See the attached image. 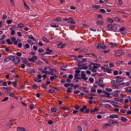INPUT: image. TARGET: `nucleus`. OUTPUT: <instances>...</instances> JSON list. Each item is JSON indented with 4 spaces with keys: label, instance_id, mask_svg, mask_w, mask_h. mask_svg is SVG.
Segmentation results:
<instances>
[{
    "label": "nucleus",
    "instance_id": "nucleus-1",
    "mask_svg": "<svg viewBox=\"0 0 131 131\" xmlns=\"http://www.w3.org/2000/svg\"><path fill=\"white\" fill-rule=\"evenodd\" d=\"M75 76L74 77L75 78H77V79H80V78L78 76H80V75H79V73H80V70H76L75 71Z\"/></svg>",
    "mask_w": 131,
    "mask_h": 131
},
{
    "label": "nucleus",
    "instance_id": "nucleus-2",
    "mask_svg": "<svg viewBox=\"0 0 131 131\" xmlns=\"http://www.w3.org/2000/svg\"><path fill=\"white\" fill-rule=\"evenodd\" d=\"M87 60L86 58H82V60L80 61V60H78V61L77 62L76 64H77V66L78 67H80V66H81V64H82L84 62H86Z\"/></svg>",
    "mask_w": 131,
    "mask_h": 131
},
{
    "label": "nucleus",
    "instance_id": "nucleus-3",
    "mask_svg": "<svg viewBox=\"0 0 131 131\" xmlns=\"http://www.w3.org/2000/svg\"><path fill=\"white\" fill-rule=\"evenodd\" d=\"M81 77L80 78H81L82 79H83L84 80H88V78L86 76V75H85V74H84V71H81Z\"/></svg>",
    "mask_w": 131,
    "mask_h": 131
},
{
    "label": "nucleus",
    "instance_id": "nucleus-4",
    "mask_svg": "<svg viewBox=\"0 0 131 131\" xmlns=\"http://www.w3.org/2000/svg\"><path fill=\"white\" fill-rule=\"evenodd\" d=\"M21 61V59H20V57L16 56L15 58V60H14V64H19V63H20V62Z\"/></svg>",
    "mask_w": 131,
    "mask_h": 131
},
{
    "label": "nucleus",
    "instance_id": "nucleus-5",
    "mask_svg": "<svg viewBox=\"0 0 131 131\" xmlns=\"http://www.w3.org/2000/svg\"><path fill=\"white\" fill-rule=\"evenodd\" d=\"M102 93L105 94L104 96H105V98H108V97H110V95H111L110 93L107 92V91L104 90L102 91Z\"/></svg>",
    "mask_w": 131,
    "mask_h": 131
},
{
    "label": "nucleus",
    "instance_id": "nucleus-6",
    "mask_svg": "<svg viewBox=\"0 0 131 131\" xmlns=\"http://www.w3.org/2000/svg\"><path fill=\"white\" fill-rule=\"evenodd\" d=\"M88 109V106L86 105H84L79 110L80 112H84V110Z\"/></svg>",
    "mask_w": 131,
    "mask_h": 131
},
{
    "label": "nucleus",
    "instance_id": "nucleus-7",
    "mask_svg": "<svg viewBox=\"0 0 131 131\" xmlns=\"http://www.w3.org/2000/svg\"><path fill=\"white\" fill-rule=\"evenodd\" d=\"M66 46V43H60L58 45L57 48H58V49H63V48H64V47H65Z\"/></svg>",
    "mask_w": 131,
    "mask_h": 131
},
{
    "label": "nucleus",
    "instance_id": "nucleus-8",
    "mask_svg": "<svg viewBox=\"0 0 131 131\" xmlns=\"http://www.w3.org/2000/svg\"><path fill=\"white\" fill-rule=\"evenodd\" d=\"M46 51H48L46 52V55H51V53H53V50L50 49V48H48L46 49Z\"/></svg>",
    "mask_w": 131,
    "mask_h": 131
},
{
    "label": "nucleus",
    "instance_id": "nucleus-9",
    "mask_svg": "<svg viewBox=\"0 0 131 131\" xmlns=\"http://www.w3.org/2000/svg\"><path fill=\"white\" fill-rule=\"evenodd\" d=\"M92 8H94V9H96L97 10H98V9H100L101 8V6L92 4Z\"/></svg>",
    "mask_w": 131,
    "mask_h": 131
},
{
    "label": "nucleus",
    "instance_id": "nucleus-10",
    "mask_svg": "<svg viewBox=\"0 0 131 131\" xmlns=\"http://www.w3.org/2000/svg\"><path fill=\"white\" fill-rule=\"evenodd\" d=\"M73 84V83H66L64 84V86L65 88H68L69 86L72 87Z\"/></svg>",
    "mask_w": 131,
    "mask_h": 131
},
{
    "label": "nucleus",
    "instance_id": "nucleus-11",
    "mask_svg": "<svg viewBox=\"0 0 131 131\" xmlns=\"http://www.w3.org/2000/svg\"><path fill=\"white\" fill-rule=\"evenodd\" d=\"M94 46H95V47H97L98 50H100V49H101V47H102V45L100 43H95Z\"/></svg>",
    "mask_w": 131,
    "mask_h": 131
},
{
    "label": "nucleus",
    "instance_id": "nucleus-12",
    "mask_svg": "<svg viewBox=\"0 0 131 131\" xmlns=\"http://www.w3.org/2000/svg\"><path fill=\"white\" fill-rule=\"evenodd\" d=\"M82 89L83 90V92H84V93H87V94H89V90L86 91V90H88V87L82 86Z\"/></svg>",
    "mask_w": 131,
    "mask_h": 131
},
{
    "label": "nucleus",
    "instance_id": "nucleus-13",
    "mask_svg": "<svg viewBox=\"0 0 131 131\" xmlns=\"http://www.w3.org/2000/svg\"><path fill=\"white\" fill-rule=\"evenodd\" d=\"M110 118H111V119H113L114 118H118V115L115 114L110 115Z\"/></svg>",
    "mask_w": 131,
    "mask_h": 131
},
{
    "label": "nucleus",
    "instance_id": "nucleus-14",
    "mask_svg": "<svg viewBox=\"0 0 131 131\" xmlns=\"http://www.w3.org/2000/svg\"><path fill=\"white\" fill-rule=\"evenodd\" d=\"M15 56L13 55H9V59L10 61H13V63H14V61H15Z\"/></svg>",
    "mask_w": 131,
    "mask_h": 131
},
{
    "label": "nucleus",
    "instance_id": "nucleus-15",
    "mask_svg": "<svg viewBox=\"0 0 131 131\" xmlns=\"http://www.w3.org/2000/svg\"><path fill=\"white\" fill-rule=\"evenodd\" d=\"M28 60L29 62H32V63H35V59L33 58V56L31 58H28Z\"/></svg>",
    "mask_w": 131,
    "mask_h": 131
},
{
    "label": "nucleus",
    "instance_id": "nucleus-16",
    "mask_svg": "<svg viewBox=\"0 0 131 131\" xmlns=\"http://www.w3.org/2000/svg\"><path fill=\"white\" fill-rule=\"evenodd\" d=\"M21 60L24 64H27V63L28 62V61H27V59H26V58L23 57L21 58Z\"/></svg>",
    "mask_w": 131,
    "mask_h": 131
},
{
    "label": "nucleus",
    "instance_id": "nucleus-17",
    "mask_svg": "<svg viewBox=\"0 0 131 131\" xmlns=\"http://www.w3.org/2000/svg\"><path fill=\"white\" fill-rule=\"evenodd\" d=\"M24 6L26 10H29L30 9L29 6H28L25 1H24Z\"/></svg>",
    "mask_w": 131,
    "mask_h": 131
},
{
    "label": "nucleus",
    "instance_id": "nucleus-18",
    "mask_svg": "<svg viewBox=\"0 0 131 131\" xmlns=\"http://www.w3.org/2000/svg\"><path fill=\"white\" fill-rule=\"evenodd\" d=\"M123 80H124V79L122 77H121L120 79H117L116 80V82L119 83V82H122V81H123Z\"/></svg>",
    "mask_w": 131,
    "mask_h": 131
},
{
    "label": "nucleus",
    "instance_id": "nucleus-19",
    "mask_svg": "<svg viewBox=\"0 0 131 131\" xmlns=\"http://www.w3.org/2000/svg\"><path fill=\"white\" fill-rule=\"evenodd\" d=\"M121 120L122 121H123V122H127L128 120L126 119V118L124 117H121Z\"/></svg>",
    "mask_w": 131,
    "mask_h": 131
},
{
    "label": "nucleus",
    "instance_id": "nucleus-20",
    "mask_svg": "<svg viewBox=\"0 0 131 131\" xmlns=\"http://www.w3.org/2000/svg\"><path fill=\"white\" fill-rule=\"evenodd\" d=\"M88 68H89V67L86 66L83 67L82 68L79 67V68H76V69H80V70H83L84 69L85 70H86V69H88Z\"/></svg>",
    "mask_w": 131,
    "mask_h": 131
},
{
    "label": "nucleus",
    "instance_id": "nucleus-21",
    "mask_svg": "<svg viewBox=\"0 0 131 131\" xmlns=\"http://www.w3.org/2000/svg\"><path fill=\"white\" fill-rule=\"evenodd\" d=\"M114 100H115V101H118V102H120V103H122V102H123V99L121 98H115Z\"/></svg>",
    "mask_w": 131,
    "mask_h": 131
},
{
    "label": "nucleus",
    "instance_id": "nucleus-22",
    "mask_svg": "<svg viewBox=\"0 0 131 131\" xmlns=\"http://www.w3.org/2000/svg\"><path fill=\"white\" fill-rule=\"evenodd\" d=\"M12 85H13L14 88H16L18 85V82L17 81H14L12 83Z\"/></svg>",
    "mask_w": 131,
    "mask_h": 131
},
{
    "label": "nucleus",
    "instance_id": "nucleus-23",
    "mask_svg": "<svg viewBox=\"0 0 131 131\" xmlns=\"http://www.w3.org/2000/svg\"><path fill=\"white\" fill-rule=\"evenodd\" d=\"M28 38H30V39H32L33 41H36V39L34 38V36H32V35H30L28 36Z\"/></svg>",
    "mask_w": 131,
    "mask_h": 131
},
{
    "label": "nucleus",
    "instance_id": "nucleus-24",
    "mask_svg": "<svg viewBox=\"0 0 131 131\" xmlns=\"http://www.w3.org/2000/svg\"><path fill=\"white\" fill-rule=\"evenodd\" d=\"M6 62H10V56H7L4 60V63H6Z\"/></svg>",
    "mask_w": 131,
    "mask_h": 131
},
{
    "label": "nucleus",
    "instance_id": "nucleus-25",
    "mask_svg": "<svg viewBox=\"0 0 131 131\" xmlns=\"http://www.w3.org/2000/svg\"><path fill=\"white\" fill-rule=\"evenodd\" d=\"M108 122L109 123H112V124H114L115 123H117V121H114L113 120H108Z\"/></svg>",
    "mask_w": 131,
    "mask_h": 131
},
{
    "label": "nucleus",
    "instance_id": "nucleus-26",
    "mask_svg": "<svg viewBox=\"0 0 131 131\" xmlns=\"http://www.w3.org/2000/svg\"><path fill=\"white\" fill-rule=\"evenodd\" d=\"M25 130V128L21 127H17V131H24Z\"/></svg>",
    "mask_w": 131,
    "mask_h": 131
},
{
    "label": "nucleus",
    "instance_id": "nucleus-27",
    "mask_svg": "<svg viewBox=\"0 0 131 131\" xmlns=\"http://www.w3.org/2000/svg\"><path fill=\"white\" fill-rule=\"evenodd\" d=\"M50 27H53L54 28H57V27H59V25H55V24L52 23V24L50 25Z\"/></svg>",
    "mask_w": 131,
    "mask_h": 131
},
{
    "label": "nucleus",
    "instance_id": "nucleus-28",
    "mask_svg": "<svg viewBox=\"0 0 131 131\" xmlns=\"http://www.w3.org/2000/svg\"><path fill=\"white\" fill-rule=\"evenodd\" d=\"M119 30L121 32H122L124 31V30H126V28H125V27L124 26H122L121 28H120Z\"/></svg>",
    "mask_w": 131,
    "mask_h": 131
},
{
    "label": "nucleus",
    "instance_id": "nucleus-29",
    "mask_svg": "<svg viewBox=\"0 0 131 131\" xmlns=\"http://www.w3.org/2000/svg\"><path fill=\"white\" fill-rule=\"evenodd\" d=\"M41 60L45 61V63H47V64H50L49 63V61H48V59H47L46 58H45V56H42Z\"/></svg>",
    "mask_w": 131,
    "mask_h": 131
},
{
    "label": "nucleus",
    "instance_id": "nucleus-30",
    "mask_svg": "<svg viewBox=\"0 0 131 131\" xmlns=\"http://www.w3.org/2000/svg\"><path fill=\"white\" fill-rule=\"evenodd\" d=\"M114 20L115 21H117L118 22H123V20L121 19H120L118 17H115L114 18Z\"/></svg>",
    "mask_w": 131,
    "mask_h": 131
},
{
    "label": "nucleus",
    "instance_id": "nucleus-31",
    "mask_svg": "<svg viewBox=\"0 0 131 131\" xmlns=\"http://www.w3.org/2000/svg\"><path fill=\"white\" fill-rule=\"evenodd\" d=\"M6 42H8V45H12L13 42L11 41V39L10 38H7L6 39Z\"/></svg>",
    "mask_w": 131,
    "mask_h": 131
},
{
    "label": "nucleus",
    "instance_id": "nucleus-32",
    "mask_svg": "<svg viewBox=\"0 0 131 131\" xmlns=\"http://www.w3.org/2000/svg\"><path fill=\"white\" fill-rule=\"evenodd\" d=\"M68 23L69 24H75L76 23V21H75V20H74L73 19H72L70 21H68Z\"/></svg>",
    "mask_w": 131,
    "mask_h": 131
},
{
    "label": "nucleus",
    "instance_id": "nucleus-33",
    "mask_svg": "<svg viewBox=\"0 0 131 131\" xmlns=\"http://www.w3.org/2000/svg\"><path fill=\"white\" fill-rule=\"evenodd\" d=\"M96 24H97L98 25H103V24H104V22L101 20H99L96 21Z\"/></svg>",
    "mask_w": 131,
    "mask_h": 131
},
{
    "label": "nucleus",
    "instance_id": "nucleus-34",
    "mask_svg": "<svg viewBox=\"0 0 131 131\" xmlns=\"http://www.w3.org/2000/svg\"><path fill=\"white\" fill-rule=\"evenodd\" d=\"M24 47L25 48V50H26V49H29L30 48V45L28 43H26L25 45H24Z\"/></svg>",
    "mask_w": 131,
    "mask_h": 131
},
{
    "label": "nucleus",
    "instance_id": "nucleus-35",
    "mask_svg": "<svg viewBox=\"0 0 131 131\" xmlns=\"http://www.w3.org/2000/svg\"><path fill=\"white\" fill-rule=\"evenodd\" d=\"M34 81L36 82H41V80L37 79V78H34L33 79Z\"/></svg>",
    "mask_w": 131,
    "mask_h": 131
},
{
    "label": "nucleus",
    "instance_id": "nucleus-36",
    "mask_svg": "<svg viewBox=\"0 0 131 131\" xmlns=\"http://www.w3.org/2000/svg\"><path fill=\"white\" fill-rule=\"evenodd\" d=\"M27 72L28 73H29V74H31V73H35V72H36V71H35V70H31V71H27Z\"/></svg>",
    "mask_w": 131,
    "mask_h": 131
},
{
    "label": "nucleus",
    "instance_id": "nucleus-37",
    "mask_svg": "<svg viewBox=\"0 0 131 131\" xmlns=\"http://www.w3.org/2000/svg\"><path fill=\"white\" fill-rule=\"evenodd\" d=\"M49 93H50V94H54V93L56 92V90H53V89H49L48 90Z\"/></svg>",
    "mask_w": 131,
    "mask_h": 131
},
{
    "label": "nucleus",
    "instance_id": "nucleus-38",
    "mask_svg": "<svg viewBox=\"0 0 131 131\" xmlns=\"http://www.w3.org/2000/svg\"><path fill=\"white\" fill-rule=\"evenodd\" d=\"M117 53H118V54H120V55H123L124 54V51L122 50H120Z\"/></svg>",
    "mask_w": 131,
    "mask_h": 131
},
{
    "label": "nucleus",
    "instance_id": "nucleus-39",
    "mask_svg": "<svg viewBox=\"0 0 131 131\" xmlns=\"http://www.w3.org/2000/svg\"><path fill=\"white\" fill-rule=\"evenodd\" d=\"M32 86L34 90H37V88H38V86L35 84V83H34Z\"/></svg>",
    "mask_w": 131,
    "mask_h": 131
},
{
    "label": "nucleus",
    "instance_id": "nucleus-40",
    "mask_svg": "<svg viewBox=\"0 0 131 131\" xmlns=\"http://www.w3.org/2000/svg\"><path fill=\"white\" fill-rule=\"evenodd\" d=\"M49 86L51 87V89H54V90H56L58 92H60V89H59V88H57L55 86H52V85H49Z\"/></svg>",
    "mask_w": 131,
    "mask_h": 131
},
{
    "label": "nucleus",
    "instance_id": "nucleus-41",
    "mask_svg": "<svg viewBox=\"0 0 131 131\" xmlns=\"http://www.w3.org/2000/svg\"><path fill=\"white\" fill-rule=\"evenodd\" d=\"M42 39L43 41H45V42H49V40H48V39H47V38H46V37H42Z\"/></svg>",
    "mask_w": 131,
    "mask_h": 131
},
{
    "label": "nucleus",
    "instance_id": "nucleus-42",
    "mask_svg": "<svg viewBox=\"0 0 131 131\" xmlns=\"http://www.w3.org/2000/svg\"><path fill=\"white\" fill-rule=\"evenodd\" d=\"M31 110H33L34 109V104H31L30 105L29 107Z\"/></svg>",
    "mask_w": 131,
    "mask_h": 131
},
{
    "label": "nucleus",
    "instance_id": "nucleus-43",
    "mask_svg": "<svg viewBox=\"0 0 131 131\" xmlns=\"http://www.w3.org/2000/svg\"><path fill=\"white\" fill-rule=\"evenodd\" d=\"M7 94H9V96H10V97H14V96H15L14 95L15 94H14V93H12V92H8V91H7Z\"/></svg>",
    "mask_w": 131,
    "mask_h": 131
},
{
    "label": "nucleus",
    "instance_id": "nucleus-44",
    "mask_svg": "<svg viewBox=\"0 0 131 131\" xmlns=\"http://www.w3.org/2000/svg\"><path fill=\"white\" fill-rule=\"evenodd\" d=\"M59 109H61L62 110H69L70 108L67 107H60Z\"/></svg>",
    "mask_w": 131,
    "mask_h": 131
},
{
    "label": "nucleus",
    "instance_id": "nucleus-45",
    "mask_svg": "<svg viewBox=\"0 0 131 131\" xmlns=\"http://www.w3.org/2000/svg\"><path fill=\"white\" fill-rule=\"evenodd\" d=\"M82 123H84V125H85L86 126H88V121H86V120H83L82 121Z\"/></svg>",
    "mask_w": 131,
    "mask_h": 131
},
{
    "label": "nucleus",
    "instance_id": "nucleus-46",
    "mask_svg": "<svg viewBox=\"0 0 131 131\" xmlns=\"http://www.w3.org/2000/svg\"><path fill=\"white\" fill-rule=\"evenodd\" d=\"M24 27V25L23 24H19L17 26V28H22Z\"/></svg>",
    "mask_w": 131,
    "mask_h": 131
},
{
    "label": "nucleus",
    "instance_id": "nucleus-47",
    "mask_svg": "<svg viewBox=\"0 0 131 131\" xmlns=\"http://www.w3.org/2000/svg\"><path fill=\"white\" fill-rule=\"evenodd\" d=\"M106 21L107 22H110V23H113V19L110 18V17H108Z\"/></svg>",
    "mask_w": 131,
    "mask_h": 131
},
{
    "label": "nucleus",
    "instance_id": "nucleus-48",
    "mask_svg": "<svg viewBox=\"0 0 131 131\" xmlns=\"http://www.w3.org/2000/svg\"><path fill=\"white\" fill-rule=\"evenodd\" d=\"M48 124H50V125H52V124H54V121L53 120H49L48 121Z\"/></svg>",
    "mask_w": 131,
    "mask_h": 131
},
{
    "label": "nucleus",
    "instance_id": "nucleus-49",
    "mask_svg": "<svg viewBox=\"0 0 131 131\" xmlns=\"http://www.w3.org/2000/svg\"><path fill=\"white\" fill-rule=\"evenodd\" d=\"M9 100V97H6L4 99L1 100V102H7Z\"/></svg>",
    "mask_w": 131,
    "mask_h": 131
},
{
    "label": "nucleus",
    "instance_id": "nucleus-50",
    "mask_svg": "<svg viewBox=\"0 0 131 131\" xmlns=\"http://www.w3.org/2000/svg\"><path fill=\"white\" fill-rule=\"evenodd\" d=\"M104 107H105L106 108H111V107H112V106H111V105H110L109 104H105Z\"/></svg>",
    "mask_w": 131,
    "mask_h": 131
},
{
    "label": "nucleus",
    "instance_id": "nucleus-51",
    "mask_svg": "<svg viewBox=\"0 0 131 131\" xmlns=\"http://www.w3.org/2000/svg\"><path fill=\"white\" fill-rule=\"evenodd\" d=\"M12 125H13V123L8 122L7 123V126L8 127H11V126H12Z\"/></svg>",
    "mask_w": 131,
    "mask_h": 131
},
{
    "label": "nucleus",
    "instance_id": "nucleus-52",
    "mask_svg": "<svg viewBox=\"0 0 131 131\" xmlns=\"http://www.w3.org/2000/svg\"><path fill=\"white\" fill-rule=\"evenodd\" d=\"M104 54H108V53H110V49H107V50H104L102 51Z\"/></svg>",
    "mask_w": 131,
    "mask_h": 131
},
{
    "label": "nucleus",
    "instance_id": "nucleus-53",
    "mask_svg": "<svg viewBox=\"0 0 131 131\" xmlns=\"http://www.w3.org/2000/svg\"><path fill=\"white\" fill-rule=\"evenodd\" d=\"M77 131H82V127H81V126H78Z\"/></svg>",
    "mask_w": 131,
    "mask_h": 131
},
{
    "label": "nucleus",
    "instance_id": "nucleus-54",
    "mask_svg": "<svg viewBox=\"0 0 131 131\" xmlns=\"http://www.w3.org/2000/svg\"><path fill=\"white\" fill-rule=\"evenodd\" d=\"M16 56H17V57H21V56H22V53L21 52H16Z\"/></svg>",
    "mask_w": 131,
    "mask_h": 131
},
{
    "label": "nucleus",
    "instance_id": "nucleus-55",
    "mask_svg": "<svg viewBox=\"0 0 131 131\" xmlns=\"http://www.w3.org/2000/svg\"><path fill=\"white\" fill-rule=\"evenodd\" d=\"M49 71L54 73V72H56V71H57V70H56V69L51 68V70H49Z\"/></svg>",
    "mask_w": 131,
    "mask_h": 131
},
{
    "label": "nucleus",
    "instance_id": "nucleus-56",
    "mask_svg": "<svg viewBox=\"0 0 131 131\" xmlns=\"http://www.w3.org/2000/svg\"><path fill=\"white\" fill-rule=\"evenodd\" d=\"M99 12H100V13H106V11H105V9H100V10H99Z\"/></svg>",
    "mask_w": 131,
    "mask_h": 131
},
{
    "label": "nucleus",
    "instance_id": "nucleus-57",
    "mask_svg": "<svg viewBox=\"0 0 131 131\" xmlns=\"http://www.w3.org/2000/svg\"><path fill=\"white\" fill-rule=\"evenodd\" d=\"M113 88H115V89H118V88H119V84H117V85H115V84H113L112 85Z\"/></svg>",
    "mask_w": 131,
    "mask_h": 131
},
{
    "label": "nucleus",
    "instance_id": "nucleus-58",
    "mask_svg": "<svg viewBox=\"0 0 131 131\" xmlns=\"http://www.w3.org/2000/svg\"><path fill=\"white\" fill-rule=\"evenodd\" d=\"M73 108H75V110H79L80 107L79 105H76L75 106H73Z\"/></svg>",
    "mask_w": 131,
    "mask_h": 131
},
{
    "label": "nucleus",
    "instance_id": "nucleus-59",
    "mask_svg": "<svg viewBox=\"0 0 131 131\" xmlns=\"http://www.w3.org/2000/svg\"><path fill=\"white\" fill-rule=\"evenodd\" d=\"M51 110L52 112H56L57 111V109L55 107H52Z\"/></svg>",
    "mask_w": 131,
    "mask_h": 131
},
{
    "label": "nucleus",
    "instance_id": "nucleus-60",
    "mask_svg": "<svg viewBox=\"0 0 131 131\" xmlns=\"http://www.w3.org/2000/svg\"><path fill=\"white\" fill-rule=\"evenodd\" d=\"M106 72L107 73H112V70H110L109 68H107Z\"/></svg>",
    "mask_w": 131,
    "mask_h": 131
},
{
    "label": "nucleus",
    "instance_id": "nucleus-61",
    "mask_svg": "<svg viewBox=\"0 0 131 131\" xmlns=\"http://www.w3.org/2000/svg\"><path fill=\"white\" fill-rule=\"evenodd\" d=\"M105 90H106L107 92H112V89L111 88H106Z\"/></svg>",
    "mask_w": 131,
    "mask_h": 131
},
{
    "label": "nucleus",
    "instance_id": "nucleus-62",
    "mask_svg": "<svg viewBox=\"0 0 131 131\" xmlns=\"http://www.w3.org/2000/svg\"><path fill=\"white\" fill-rule=\"evenodd\" d=\"M2 19H3V20H6V19H7V14H3Z\"/></svg>",
    "mask_w": 131,
    "mask_h": 131
},
{
    "label": "nucleus",
    "instance_id": "nucleus-63",
    "mask_svg": "<svg viewBox=\"0 0 131 131\" xmlns=\"http://www.w3.org/2000/svg\"><path fill=\"white\" fill-rule=\"evenodd\" d=\"M89 80L90 81V82H94V78H93L92 77H91L89 79Z\"/></svg>",
    "mask_w": 131,
    "mask_h": 131
},
{
    "label": "nucleus",
    "instance_id": "nucleus-64",
    "mask_svg": "<svg viewBox=\"0 0 131 131\" xmlns=\"http://www.w3.org/2000/svg\"><path fill=\"white\" fill-rule=\"evenodd\" d=\"M28 43H30V45H33V42L32 41H31V40L30 39H28L27 40Z\"/></svg>",
    "mask_w": 131,
    "mask_h": 131
}]
</instances>
